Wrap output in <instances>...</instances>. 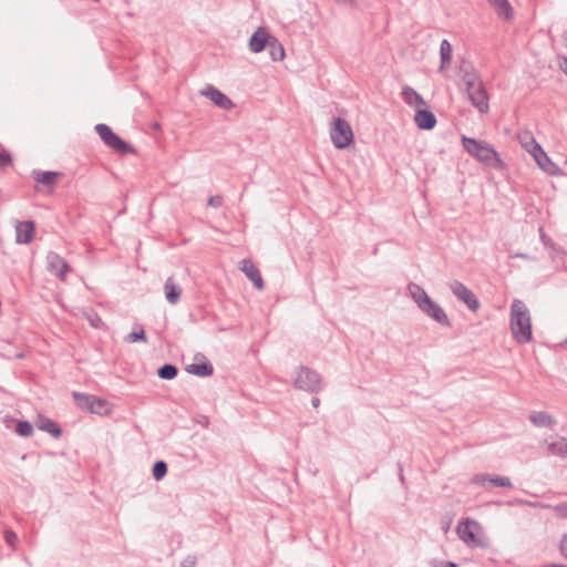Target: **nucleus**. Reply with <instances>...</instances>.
I'll list each match as a JSON object with an SVG mask.
<instances>
[{
  "mask_svg": "<svg viewBox=\"0 0 567 567\" xmlns=\"http://www.w3.org/2000/svg\"><path fill=\"white\" fill-rule=\"evenodd\" d=\"M400 481L404 482V476H403V473H402V468H400Z\"/></svg>",
  "mask_w": 567,
  "mask_h": 567,
  "instance_id": "obj_47",
  "label": "nucleus"
},
{
  "mask_svg": "<svg viewBox=\"0 0 567 567\" xmlns=\"http://www.w3.org/2000/svg\"><path fill=\"white\" fill-rule=\"evenodd\" d=\"M293 385L295 388L309 393H318L322 389V379L316 370L300 365L298 368Z\"/></svg>",
  "mask_w": 567,
  "mask_h": 567,
  "instance_id": "obj_6",
  "label": "nucleus"
},
{
  "mask_svg": "<svg viewBox=\"0 0 567 567\" xmlns=\"http://www.w3.org/2000/svg\"><path fill=\"white\" fill-rule=\"evenodd\" d=\"M462 145L471 156L482 164L496 169H503L505 167V163L501 158L499 154L487 142L476 140L474 137L462 136Z\"/></svg>",
  "mask_w": 567,
  "mask_h": 567,
  "instance_id": "obj_2",
  "label": "nucleus"
},
{
  "mask_svg": "<svg viewBox=\"0 0 567 567\" xmlns=\"http://www.w3.org/2000/svg\"><path fill=\"white\" fill-rule=\"evenodd\" d=\"M12 165V156L8 151L0 152V169H6Z\"/></svg>",
  "mask_w": 567,
  "mask_h": 567,
  "instance_id": "obj_35",
  "label": "nucleus"
},
{
  "mask_svg": "<svg viewBox=\"0 0 567 567\" xmlns=\"http://www.w3.org/2000/svg\"><path fill=\"white\" fill-rule=\"evenodd\" d=\"M95 132L103 141V143L113 150L115 153L121 155L135 154V148L125 142L121 136L113 132V130L106 124H96Z\"/></svg>",
  "mask_w": 567,
  "mask_h": 567,
  "instance_id": "obj_4",
  "label": "nucleus"
},
{
  "mask_svg": "<svg viewBox=\"0 0 567 567\" xmlns=\"http://www.w3.org/2000/svg\"><path fill=\"white\" fill-rule=\"evenodd\" d=\"M239 269L254 282L258 290L264 288V280L259 269L251 259H243L239 264Z\"/></svg>",
  "mask_w": 567,
  "mask_h": 567,
  "instance_id": "obj_16",
  "label": "nucleus"
},
{
  "mask_svg": "<svg viewBox=\"0 0 567 567\" xmlns=\"http://www.w3.org/2000/svg\"><path fill=\"white\" fill-rule=\"evenodd\" d=\"M435 567H458V565L453 561H441L440 566H435Z\"/></svg>",
  "mask_w": 567,
  "mask_h": 567,
  "instance_id": "obj_42",
  "label": "nucleus"
},
{
  "mask_svg": "<svg viewBox=\"0 0 567 567\" xmlns=\"http://www.w3.org/2000/svg\"><path fill=\"white\" fill-rule=\"evenodd\" d=\"M564 72L567 74V58L564 59V63L561 64Z\"/></svg>",
  "mask_w": 567,
  "mask_h": 567,
  "instance_id": "obj_45",
  "label": "nucleus"
},
{
  "mask_svg": "<svg viewBox=\"0 0 567 567\" xmlns=\"http://www.w3.org/2000/svg\"><path fill=\"white\" fill-rule=\"evenodd\" d=\"M269 54L272 61H281L284 60L286 53L284 45L279 42V40L274 37L270 43L268 44Z\"/></svg>",
  "mask_w": 567,
  "mask_h": 567,
  "instance_id": "obj_28",
  "label": "nucleus"
},
{
  "mask_svg": "<svg viewBox=\"0 0 567 567\" xmlns=\"http://www.w3.org/2000/svg\"><path fill=\"white\" fill-rule=\"evenodd\" d=\"M530 137L532 136H529L527 133L524 136H519L522 145L524 146V143H527L528 146L530 147V144H529Z\"/></svg>",
  "mask_w": 567,
  "mask_h": 567,
  "instance_id": "obj_43",
  "label": "nucleus"
},
{
  "mask_svg": "<svg viewBox=\"0 0 567 567\" xmlns=\"http://www.w3.org/2000/svg\"><path fill=\"white\" fill-rule=\"evenodd\" d=\"M200 94L209 99L216 106L221 110H230L234 107L233 101L214 85H207L204 90L200 91Z\"/></svg>",
  "mask_w": 567,
  "mask_h": 567,
  "instance_id": "obj_13",
  "label": "nucleus"
},
{
  "mask_svg": "<svg viewBox=\"0 0 567 567\" xmlns=\"http://www.w3.org/2000/svg\"><path fill=\"white\" fill-rule=\"evenodd\" d=\"M452 44L449 42V40L444 39L441 42L440 45V58H441V65L440 70L444 69L445 65H447L452 60Z\"/></svg>",
  "mask_w": 567,
  "mask_h": 567,
  "instance_id": "obj_30",
  "label": "nucleus"
},
{
  "mask_svg": "<svg viewBox=\"0 0 567 567\" xmlns=\"http://www.w3.org/2000/svg\"><path fill=\"white\" fill-rule=\"evenodd\" d=\"M330 138L337 150L349 147L354 141L350 123L343 117H334L330 126Z\"/></svg>",
  "mask_w": 567,
  "mask_h": 567,
  "instance_id": "obj_3",
  "label": "nucleus"
},
{
  "mask_svg": "<svg viewBox=\"0 0 567 567\" xmlns=\"http://www.w3.org/2000/svg\"><path fill=\"white\" fill-rule=\"evenodd\" d=\"M467 95L473 104L481 114H486L489 110L488 94L485 90L484 84H480L474 90H467Z\"/></svg>",
  "mask_w": 567,
  "mask_h": 567,
  "instance_id": "obj_12",
  "label": "nucleus"
},
{
  "mask_svg": "<svg viewBox=\"0 0 567 567\" xmlns=\"http://www.w3.org/2000/svg\"><path fill=\"white\" fill-rule=\"evenodd\" d=\"M564 343L567 344V338L565 339Z\"/></svg>",
  "mask_w": 567,
  "mask_h": 567,
  "instance_id": "obj_48",
  "label": "nucleus"
},
{
  "mask_svg": "<svg viewBox=\"0 0 567 567\" xmlns=\"http://www.w3.org/2000/svg\"><path fill=\"white\" fill-rule=\"evenodd\" d=\"M186 371L189 374L205 378L210 377L214 373V367L209 361L205 360L202 363H192L187 365Z\"/></svg>",
  "mask_w": 567,
  "mask_h": 567,
  "instance_id": "obj_26",
  "label": "nucleus"
},
{
  "mask_svg": "<svg viewBox=\"0 0 567 567\" xmlns=\"http://www.w3.org/2000/svg\"><path fill=\"white\" fill-rule=\"evenodd\" d=\"M450 289L453 295L461 301H463L471 311H477L480 308V301L476 296L464 284L458 280H453L450 284Z\"/></svg>",
  "mask_w": 567,
  "mask_h": 567,
  "instance_id": "obj_9",
  "label": "nucleus"
},
{
  "mask_svg": "<svg viewBox=\"0 0 567 567\" xmlns=\"http://www.w3.org/2000/svg\"><path fill=\"white\" fill-rule=\"evenodd\" d=\"M559 548L561 555L567 559V534L563 536Z\"/></svg>",
  "mask_w": 567,
  "mask_h": 567,
  "instance_id": "obj_40",
  "label": "nucleus"
},
{
  "mask_svg": "<svg viewBox=\"0 0 567 567\" xmlns=\"http://www.w3.org/2000/svg\"><path fill=\"white\" fill-rule=\"evenodd\" d=\"M498 17L509 21L514 18V9L508 0H487Z\"/></svg>",
  "mask_w": 567,
  "mask_h": 567,
  "instance_id": "obj_21",
  "label": "nucleus"
},
{
  "mask_svg": "<svg viewBox=\"0 0 567 567\" xmlns=\"http://www.w3.org/2000/svg\"><path fill=\"white\" fill-rule=\"evenodd\" d=\"M165 298L168 303L176 305L182 295V288L174 281L173 277H168L164 285Z\"/></svg>",
  "mask_w": 567,
  "mask_h": 567,
  "instance_id": "obj_22",
  "label": "nucleus"
},
{
  "mask_svg": "<svg viewBox=\"0 0 567 567\" xmlns=\"http://www.w3.org/2000/svg\"><path fill=\"white\" fill-rule=\"evenodd\" d=\"M274 35H271L265 28L259 27L250 37L249 40V49L254 53H259L264 51Z\"/></svg>",
  "mask_w": 567,
  "mask_h": 567,
  "instance_id": "obj_14",
  "label": "nucleus"
},
{
  "mask_svg": "<svg viewBox=\"0 0 567 567\" xmlns=\"http://www.w3.org/2000/svg\"><path fill=\"white\" fill-rule=\"evenodd\" d=\"M512 257L520 258V259H525V260H535V258L530 257L529 255H527L525 252H517V254L513 255Z\"/></svg>",
  "mask_w": 567,
  "mask_h": 567,
  "instance_id": "obj_41",
  "label": "nucleus"
},
{
  "mask_svg": "<svg viewBox=\"0 0 567 567\" xmlns=\"http://www.w3.org/2000/svg\"><path fill=\"white\" fill-rule=\"evenodd\" d=\"M35 230V224L32 220L19 221L16 226V237L19 244H29Z\"/></svg>",
  "mask_w": 567,
  "mask_h": 567,
  "instance_id": "obj_17",
  "label": "nucleus"
},
{
  "mask_svg": "<svg viewBox=\"0 0 567 567\" xmlns=\"http://www.w3.org/2000/svg\"><path fill=\"white\" fill-rule=\"evenodd\" d=\"M47 269L63 281L70 271V265L58 252L49 251L47 255Z\"/></svg>",
  "mask_w": 567,
  "mask_h": 567,
  "instance_id": "obj_10",
  "label": "nucleus"
},
{
  "mask_svg": "<svg viewBox=\"0 0 567 567\" xmlns=\"http://www.w3.org/2000/svg\"><path fill=\"white\" fill-rule=\"evenodd\" d=\"M420 309L422 312H424L426 316L435 320L441 326H451L450 319L445 313L444 309L439 303L434 302L431 298L426 299L423 306L420 305Z\"/></svg>",
  "mask_w": 567,
  "mask_h": 567,
  "instance_id": "obj_11",
  "label": "nucleus"
},
{
  "mask_svg": "<svg viewBox=\"0 0 567 567\" xmlns=\"http://www.w3.org/2000/svg\"><path fill=\"white\" fill-rule=\"evenodd\" d=\"M402 99L410 106H424L426 105L424 99L411 86L404 85L402 87Z\"/></svg>",
  "mask_w": 567,
  "mask_h": 567,
  "instance_id": "obj_25",
  "label": "nucleus"
},
{
  "mask_svg": "<svg viewBox=\"0 0 567 567\" xmlns=\"http://www.w3.org/2000/svg\"><path fill=\"white\" fill-rule=\"evenodd\" d=\"M530 147L527 143H524V147L532 154L537 165L548 174H555L557 171L556 164L551 162V159L547 156L542 146L535 141L534 137H530L529 141Z\"/></svg>",
  "mask_w": 567,
  "mask_h": 567,
  "instance_id": "obj_7",
  "label": "nucleus"
},
{
  "mask_svg": "<svg viewBox=\"0 0 567 567\" xmlns=\"http://www.w3.org/2000/svg\"><path fill=\"white\" fill-rule=\"evenodd\" d=\"M311 405H312L313 408H316V409H317V408H319V405H320V399H319V398H317V396H313V398L311 399Z\"/></svg>",
  "mask_w": 567,
  "mask_h": 567,
  "instance_id": "obj_44",
  "label": "nucleus"
},
{
  "mask_svg": "<svg viewBox=\"0 0 567 567\" xmlns=\"http://www.w3.org/2000/svg\"><path fill=\"white\" fill-rule=\"evenodd\" d=\"M546 567H567L566 565H563V564H550Z\"/></svg>",
  "mask_w": 567,
  "mask_h": 567,
  "instance_id": "obj_46",
  "label": "nucleus"
},
{
  "mask_svg": "<svg viewBox=\"0 0 567 567\" xmlns=\"http://www.w3.org/2000/svg\"><path fill=\"white\" fill-rule=\"evenodd\" d=\"M153 477L161 481L167 474V464L164 461H156L152 468Z\"/></svg>",
  "mask_w": 567,
  "mask_h": 567,
  "instance_id": "obj_34",
  "label": "nucleus"
},
{
  "mask_svg": "<svg viewBox=\"0 0 567 567\" xmlns=\"http://www.w3.org/2000/svg\"><path fill=\"white\" fill-rule=\"evenodd\" d=\"M72 396L76 405L83 411L99 415H107L112 412V405L105 399L80 392H73Z\"/></svg>",
  "mask_w": 567,
  "mask_h": 567,
  "instance_id": "obj_5",
  "label": "nucleus"
},
{
  "mask_svg": "<svg viewBox=\"0 0 567 567\" xmlns=\"http://www.w3.org/2000/svg\"><path fill=\"white\" fill-rule=\"evenodd\" d=\"M37 426L39 430L50 433L54 439L62 435V429L60 425L47 416L39 415Z\"/></svg>",
  "mask_w": 567,
  "mask_h": 567,
  "instance_id": "obj_23",
  "label": "nucleus"
},
{
  "mask_svg": "<svg viewBox=\"0 0 567 567\" xmlns=\"http://www.w3.org/2000/svg\"><path fill=\"white\" fill-rule=\"evenodd\" d=\"M556 515L560 518H567V503L558 504L554 507Z\"/></svg>",
  "mask_w": 567,
  "mask_h": 567,
  "instance_id": "obj_37",
  "label": "nucleus"
},
{
  "mask_svg": "<svg viewBox=\"0 0 567 567\" xmlns=\"http://www.w3.org/2000/svg\"><path fill=\"white\" fill-rule=\"evenodd\" d=\"M223 202H224L223 196H220V195H215V196H210V197L208 198V203H207V204H208V206H210V207L219 208V207L223 205Z\"/></svg>",
  "mask_w": 567,
  "mask_h": 567,
  "instance_id": "obj_36",
  "label": "nucleus"
},
{
  "mask_svg": "<svg viewBox=\"0 0 567 567\" xmlns=\"http://www.w3.org/2000/svg\"><path fill=\"white\" fill-rule=\"evenodd\" d=\"M528 419L537 427L553 429L556 424L555 419L544 411L533 412L529 414Z\"/></svg>",
  "mask_w": 567,
  "mask_h": 567,
  "instance_id": "obj_24",
  "label": "nucleus"
},
{
  "mask_svg": "<svg viewBox=\"0 0 567 567\" xmlns=\"http://www.w3.org/2000/svg\"><path fill=\"white\" fill-rule=\"evenodd\" d=\"M511 330L518 343H528L533 340L532 321L526 305L515 299L511 306Z\"/></svg>",
  "mask_w": 567,
  "mask_h": 567,
  "instance_id": "obj_1",
  "label": "nucleus"
},
{
  "mask_svg": "<svg viewBox=\"0 0 567 567\" xmlns=\"http://www.w3.org/2000/svg\"><path fill=\"white\" fill-rule=\"evenodd\" d=\"M414 121L419 128L430 131L436 125V117L430 110H417Z\"/></svg>",
  "mask_w": 567,
  "mask_h": 567,
  "instance_id": "obj_18",
  "label": "nucleus"
},
{
  "mask_svg": "<svg viewBox=\"0 0 567 567\" xmlns=\"http://www.w3.org/2000/svg\"><path fill=\"white\" fill-rule=\"evenodd\" d=\"M409 291L411 293L412 299L415 301V303L417 305L419 308H420V305L423 306V303L425 302L426 299H430L426 291L421 286H419L416 284H413V282L410 284Z\"/></svg>",
  "mask_w": 567,
  "mask_h": 567,
  "instance_id": "obj_29",
  "label": "nucleus"
},
{
  "mask_svg": "<svg viewBox=\"0 0 567 567\" xmlns=\"http://www.w3.org/2000/svg\"><path fill=\"white\" fill-rule=\"evenodd\" d=\"M124 340L126 342H130V343H134V342H146L147 341V337H146V333H145V330L143 327H140L137 331H132L131 333H128Z\"/></svg>",
  "mask_w": 567,
  "mask_h": 567,
  "instance_id": "obj_33",
  "label": "nucleus"
},
{
  "mask_svg": "<svg viewBox=\"0 0 567 567\" xmlns=\"http://www.w3.org/2000/svg\"><path fill=\"white\" fill-rule=\"evenodd\" d=\"M16 432L20 436L29 437L33 433V426L29 421L21 420V421H18L16 424Z\"/></svg>",
  "mask_w": 567,
  "mask_h": 567,
  "instance_id": "obj_32",
  "label": "nucleus"
},
{
  "mask_svg": "<svg viewBox=\"0 0 567 567\" xmlns=\"http://www.w3.org/2000/svg\"><path fill=\"white\" fill-rule=\"evenodd\" d=\"M472 484L482 485L484 486L486 483L492 484L493 486L497 487H506L511 488L513 487L512 481L507 476H499V475H489V474H475L471 478Z\"/></svg>",
  "mask_w": 567,
  "mask_h": 567,
  "instance_id": "obj_15",
  "label": "nucleus"
},
{
  "mask_svg": "<svg viewBox=\"0 0 567 567\" xmlns=\"http://www.w3.org/2000/svg\"><path fill=\"white\" fill-rule=\"evenodd\" d=\"M196 564H197V557L195 555H188L182 560L181 566L182 567H195Z\"/></svg>",
  "mask_w": 567,
  "mask_h": 567,
  "instance_id": "obj_38",
  "label": "nucleus"
},
{
  "mask_svg": "<svg viewBox=\"0 0 567 567\" xmlns=\"http://www.w3.org/2000/svg\"><path fill=\"white\" fill-rule=\"evenodd\" d=\"M462 74V82L465 85L466 91L467 90H474L475 86L482 84V80L480 79V75L477 72L473 69L472 65L467 64L464 66H461Z\"/></svg>",
  "mask_w": 567,
  "mask_h": 567,
  "instance_id": "obj_19",
  "label": "nucleus"
},
{
  "mask_svg": "<svg viewBox=\"0 0 567 567\" xmlns=\"http://www.w3.org/2000/svg\"><path fill=\"white\" fill-rule=\"evenodd\" d=\"M4 539H6L7 544H9L10 546H14L16 542L18 540V536L14 532L7 530L4 533Z\"/></svg>",
  "mask_w": 567,
  "mask_h": 567,
  "instance_id": "obj_39",
  "label": "nucleus"
},
{
  "mask_svg": "<svg viewBox=\"0 0 567 567\" xmlns=\"http://www.w3.org/2000/svg\"><path fill=\"white\" fill-rule=\"evenodd\" d=\"M480 528L477 522L471 518L462 519L457 527L456 533L465 544L480 546L482 544L481 539L477 537L475 530Z\"/></svg>",
  "mask_w": 567,
  "mask_h": 567,
  "instance_id": "obj_8",
  "label": "nucleus"
},
{
  "mask_svg": "<svg viewBox=\"0 0 567 567\" xmlns=\"http://www.w3.org/2000/svg\"><path fill=\"white\" fill-rule=\"evenodd\" d=\"M178 374V369L175 364L165 363L157 370V375L163 380H173Z\"/></svg>",
  "mask_w": 567,
  "mask_h": 567,
  "instance_id": "obj_31",
  "label": "nucleus"
},
{
  "mask_svg": "<svg viewBox=\"0 0 567 567\" xmlns=\"http://www.w3.org/2000/svg\"><path fill=\"white\" fill-rule=\"evenodd\" d=\"M547 450L553 455L567 458V439L557 436L554 441L547 443Z\"/></svg>",
  "mask_w": 567,
  "mask_h": 567,
  "instance_id": "obj_27",
  "label": "nucleus"
},
{
  "mask_svg": "<svg viewBox=\"0 0 567 567\" xmlns=\"http://www.w3.org/2000/svg\"><path fill=\"white\" fill-rule=\"evenodd\" d=\"M62 174L60 172H53V171H37L34 169L32 172V177L37 183L43 184L44 186L49 187L51 190L53 189L54 185L56 184L58 177H60Z\"/></svg>",
  "mask_w": 567,
  "mask_h": 567,
  "instance_id": "obj_20",
  "label": "nucleus"
}]
</instances>
